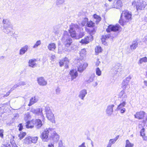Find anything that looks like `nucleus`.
Returning <instances> with one entry per match:
<instances>
[{
	"mask_svg": "<svg viewBox=\"0 0 147 147\" xmlns=\"http://www.w3.org/2000/svg\"><path fill=\"white\" fill-rule=\"evenodd\" d=\"M42 138H59V135L53 128H49L45 129L41 134Z\"/></svg>",
	"mask_w": 147,
	"mask_h": 147,
	"instance_id": "nucleus-1",
	"label": "nucleus"
},
{
	"mask_svg": "<svg viewBox=\"0 0 147 147\" xmlns=\"http://www.w3.org/2000/svg\"><path fill=\"white\" fill-rule=\"evenodd\" d=\"M62 40L65 47H67L70 46L72 42L71 38L69 36L68 32L66 31L64 32Z\"/></svg>",
	"mask_w": 147,
	"mask_h": 147,
	"instance_id": "nucleus-2",
	"label": "nucleus"
},
{
	"mask_svg": "<svg viewBox=\"0 0 147 147\" xmlns=\"http://www.w3.org/2000/svg\"><path fill=\"white\" fill-rule=\"evenodd\" d=\"M131 13L129 11L127 10L123 11L121 15L119 21V23L121 25L123 26L124 21V20L123 19V17H124L125 19L131 20Z\"/></svg>",
	"mask_w": 147,
	"mask_h": 147,
	"instance_id": "nucleus-3",
	"label": "nucleus"
},
{
	"mask_svg": "<svg viewBox=\"0 0 147 147\" xmlns=\"http://www.w3.org/2000/svg\"><path fill=\"white\" fill-rule=\"evenodd\" d=\"M132 5L136 6L137 10H142L146 5V3L143 0H134L132 3Z\"/></svg>",
	"mask_w": 147,
	"mask_h": 147,
	"instance_id": "nucleus-4",
	"label": "nucleus"
},
{
	"mask_svg": "<svg viewBox=\"0 0 147 147\" xmlns=\"http://www.w3.org/2000/svg\"><path fill=\"white\" fill-rule=\"evenodd\" d=\"M76 61V67L78 70L80 72H83L88 66V64L84 62L83 60L79 59H78Z\"/></svg>",
	"mask_w": 147,
	"mask_h": 147,
	"instance_id": "nucleus-5",
	"label": "nucleus"
},
{
	"mask_svg": "<svg viewBox=\"0 0 147 147\" xmlns=\"http://www.w3.org/2000/svg\"><path fill=\"white\" fill-rule=\"evenodd\" d=\"M43 109L42 108H39L36 109L31 108L30 111L36 115L39 116L42 120L45 119V117L42 113Z\"/></svg>",
	"mask_w": 147,
	"mask_h": 147,
	"instance_id": "nucleus-6",
	"label": "nucleus"
},
{
	"mask_svg": "<svg viewBox=\"0 0 147 147\" xmlns=\"http://www.w3.org/2000/svg\"><path fill=\"white\" fill-rule=\"evenodd\" d=\"M79 26L77 24H73L70 26L69 32L72 37H76V30L77 29H79Z\"/></svg>",
	"mask_w": 147,
	"mask_h": 147,
	"instance_id": "nucleus-7",
	"label": "nucleus"
},
{
	"mask_svg": "<svg viewBox=\"0 0 147 147\" xmlns=\"http://www.w3.org/2000/svg\"><path fill=\"white\" fill-rule=\"evenodd\" d=\"M131 78L130 76H129L125 79L122 82L121 87L123 90H128L130 88L129 84V82Z\"/></svg>",
	"mask_w": 147,
	"mask_h": 147,
	"instance_id": "nucleus-8",
	"label": "nucleus"
},
{
	"mask_svg": "<svg viewBox=\"0 0 147 147\" xmlns=\"http://www.w3.org/2000/svg\"><path fill=\"white\" fill-rule=\"evenodd\" d=\"M120 28V26L119 24H116L115 26L110 25L108 26L106 30L108 32H110L111 31L116 32L118 31Z\"/></svg>",
	"mask_w": 147,
	"mask_h": 147,
	"instance_id": "nucleus-9",
	"label": "nucleus"
},
{
	"mask_svg": "<svg viewBox=\"0 0 147 147\" xmlns=\"http://www.w3.org/2000/svg\"><path fill=\"white\" fill-rule=\"evenodd\" d=\"M69 63V61L67 57H65L60 60L59 62V64L61 67L65 65V68H68Z\"/></svg>",
	"mask_w": 147,
	"mask_h": 147,
	"instance_id": "nucleus-10",
	"label": "nucleus"
},
{
	"mask_svg": "<svg viewBox=\"0 0 147 147\" xmlns=\"http://www.w3.org/2000/svg\"><path fill=\"white\" fill-rule=\"evenodd\" d=\"M3 27L5 29L8 28L11 29L13 28L12 24L10 21L8 19H3Z\"/></svg>",
	"mask_w": 147,
	"mask_h": 147,
	"instance_id": "nucleus-11",
	"label": "nucleus"
},
{
	"mask_svg": "<svg viewBox=\"0 0 147 147\" xmlns=\"http://www.w3.org/2000/svg\"><path fill=\"white\" fill-rule=\"evenodd\" d=\"M114 106L115 105L113 104H111L107 106L106 112L108 116H110L112 114L113 112V108Z\"/></svg>",
	"mask_w": 147,
	"mask_h": 147,
	"instance_id": "nucleus-12",
	"label": "nucleus"
},
{
	"mask_svg": "<svg viewBox=\"0 0 147 147\" xmlns=\"http://www.w3.org/2000/svg\"><path fill=\"white\" fill-rule=\"evenodd\" d=\"M145 114V113L144 111H140L136 113V114L134 115L135 118L138 119H142Z\"/></svg>",
	"mask_w": 147,
	"mask_h": 147,
	"instance_id": "nucleus-13",
	"label": "nucleus"
},
{
	"mask_svg": "<svg viewBox=\"0 0 147 147\" xmlns=\"http://www.w3.org/2000/svg\"><path fill=\"white\" fill-rule=\"evenodd\" d=\"M30 117V115L29 113H26L24 116V119L25 120L27 121L26 124V127L28 128H32L34 127L33 125H30V122L28 121Z\"/></svg>",
	"mask_w": 147,
	"mask_h": 147,
	"instance_id": "nucleus-14",
	"label": "nucleus"
},
{
	"mask_svg": "<svg viewBox=\"0 0 147 147\" xmlns=\"http://www.w3.org/2000/svg\"><path fill=\"white\" fill-rule=\"evenodd\" d=\"M38 84L41 86H45L47 85V82L43 77H40L37 78Z\"/></svg>",
	"mask_w": 147,
	"mask_h": 147,
	"instance_id": "nucleus-15",
	"label": "nucleus"
},
{
	"mask_svg": "<svg viewBox=\"0 0 147 147\" xmlns=\"http://www.w3.org/2000/svg\"><path fill=\"white\" fill-rule=\"evenodd\" d=\"M87 92L86 90L84 89L80 90L79 93L78 97L82 100H84Z\"/></svg>",
	"mask_w": 147,
	"mask_h": 147,
	"instance_id": "nucleus-16",
	"label": "nucleus"
},
{
	"mask_svg": "<svg viewBox=\"0 0 147 147\" xmlns=\"http://www.w3.org/2000/svg\"><path fill=\"white\" fill-rule=\"evenodd\" d=\"M69 74L71 77L72 80L75 79L78 76L77 71L75 69H72L70 70Z\"/></svg>",
	"mask_w": 147,
	"mask_h": 147,
	"instance_id": "nucleus-17",
	"label": "nucleus"
},
{
	"mask_svg": "<svg viewBox=\"0 0 147 147\" xmlns=\"http://www.w3.org/2000/svg\"><path fill=\"white\" fill-rule=\"evenodd\" d=\"M119 98H121L122 101H125L127 98V95L123 90L119 93Z\"/></svg>",
	"mask_w": 147,
	"mask_h": 147,
	"instance_id": "nucleus-18",
	"label": "nucleus"
},
{
	"mask_svg": "<svg viewBox=\"0 0 147 147\" xmlns=\"http://www.w3.org/2000/svg\"><path fill=\"white\" fill-rule=\"evenodd\" d=\"M46 117L48 119L50 120L53 123L55 122V117L52 111L46 114Z\"/></svg>",
	"mask_w": 147,
	"mask_h": 147,
	"instance_id": "nucleus-19",
	"label": "nucleus"
},
{
	"mask_svg": "<svg viewBox=\"0 0 147 147\" xmlns=\"http://www.w3.org/2000/svg\"><path fill=\"white\" fill-rule=\"evenodd\" d=\"M28 46L27 45H25L21 48L19 51V54L20 55L24 54L27 51L28 49Z\"/></svg>",
	"mask_w": 147,
	"mask_h": 147,
	"instance_id": "nucleus-20",
	"label": "nucleus"
},
{
	"mask_svg": "<svg viewBox=\"0 0 147 147\" xmlns=\"http://www.w3.org/2000/svg\"><path fill=\"white\" fill-rule=\"evenodd\" d=\"M36 61V59H33L29 60L28 62L29 66L32 68L34 67L36 65V64L35 63Z\"/></svg>",
	"mask_w": 147,
	"mask_h": 147,
	"instance_id": "nucleus-21",
	"label": "nucleus"
},
{
	"mask_svg": "<svg viewBox=\"0 0 147 147\" xmlns=\"http://www.w3.org/2000/svg\"><path fill=\"white\" fill-rule=\"evenodd\" d=\"M35 124L36 128H40L42 125V123L41 120L40 119H37L35 120Z\"/></svg>",
	"mask_w": 147,
	"mask_h": 147,
	"instance_id": "nucleus-22",
	"label": "nucleus"
},
{
	"mask_svg": "<svg viewBox=\"0 0 147 147\" xmlns=\"http://www.w3.org/2000/svg\"><path fill=\"white\" fill-rule=\"evenodd\" d=\"M47 47L49 50L53 51L56 48V44L54 43H50Z\"/></svg>",
	"mask_w": 147,
	"mask_h": 147,
	"instance_id": "nucleus-23",
	"label": "nucleus"
},
{
	"mask_svg": "<svg viewBox=\"0 0 147 147\" xmlns=\"http://www.w3.org/2000/svg\"><path fill=\"white\" fill-rule=\"evenodd\" d=\"M122 2L120 0H118L116 3L114 5V7L117 9H120L122 6Z\"/></svg>",
	"mask_w": 147,
	"mask_h": 147,
	"instance_id": "nucleus-24",
	"label": "nucleus"
},
{
	"mask_svg": "<svg viewBox=\"0 0 147 147\" xmlns=\"http://www.w3.org/2000/svg\"><path fill=\"white\" fill-rule=\"evenodd\" d=\"M94 21H95L97 24L101 20V18L95 14L93 15Z\"/></svg>",
	"mask_w": 147,
	"mask_h": 147,
	"instance_id": "nucleus-25",
	"label": "nucleus"
},
{
	"mask_svg": "<svg viewBox=\"0 0 147 147\" xmlns=\"http://www.w3.org/2000/svg\"><path fill=\"white\" fill-rule=\"evenodd\" d=\"M37 101V100L36 98L35 97H32L30 99V102L28 105V106H30Z\"/></svg>",
	"mask_w": 147,
	"mask_h": 147,
	"instance_id": "nucleus-26",
	"label": "nucleus"
},
{
	"mask_svg": "<svg viewBox=\"0 0 147 147\" xmlns=\"http://www.w3.org/2000/svg\"><path fill=\"white\" fill-rule=\"evenodd\" d=\"M80 42L82 44H87L89 42V37L88 36L85 37L84 39H82Z\"/></svg>",
	"mask_w": 147,
	"mask_h": 147,
	"instance_id": "nucleus-27",
	"label": "nucleus"
},
{
	"mask_svg": "<svg viewBox=\"0 0 147 147\" xmlns=\"http://www.w3.org/2000/svg\"><path fill=\"white\" fill-rule=\"evenodd\" d=\"M138 42L136 41H134L132 44L130 45L131 50H134L138 47Z\"/></svg>",
	"mask_w": 147,
	"mask_h": 147,
	"instance_id": "nucleus-28",
	"label": "nucleus"
},
{
	"mask_svg": "<svg viewBox=\"0 0 147 147\" xmlns=\"http://www.w3.org/2000/svg\"><path fill=\"white\" fill-rule=\"evenodd\" d=\"M126 104V103L125 101H122V102H121V103L118 106L116 109L123 108V107H125Z\"/></svg>",
	"mask_w": 147,
	"mask_h": 147,
	"instance_id": "nucleus-29",
	"label": "nucleus"
},
{
	"mask_svg": "<svg viewBox=\"0 0 147 147\" xmlns=\"http://www.w3.org/2000/svg\"><path fill=\"white\" fill-rule=\"evenodd\" d=\"M94 75H91L88 79L86 80H85V82L87 83H90L93 82L94 80Z\"/></svg>",
	"mask_w": 147,
	"mask_h": 147,
	"instance_id": "nucleus-30",
	"label": "nucleus"
},
{
	"mask_svg": "<svg viewBox=\"0 0 147 147\" xmlns=\"http://www.w3.org/2000/svg\"><path fill=\"white\" fill-rule=\"evenodd\" d=\"M95 23L93 22L92 21H88L87 23L86 26L89 27H92L94 26Z\"/></svg>",
	"mask_w": 147,
	"mask_h": 147,
	"instance_id": "nucleus-31",
	"label": "nucleus"
},
{
	"mask_svg": "<svg viewBox=\"0 0 147 147\" xmlns=\"http://www.w3.org/2000/svg\"><path fill=\"white\" fill-rule=\"evenodd\" d=\"M134 146V144L130 142L128 140L126 141L125 147H132Z\"/></svg>",
	"mask_w": 147,
	"mask_h": 147,
	"instance_id": "nucleus-32",
	"label": "nucleus"
},
{
	"mask_svg": "<svg viewBox=\"0 0 147 147\" xmlns=\"http://www.w3.org/2000/svg\"><path fill=\"white\" fill-rule=\"evenodd\" d=\"M88 21V19L87 18H85L82 22L81 24L82 26H84L86 25H87V22Z\"/></svg>",
	"mask_w": 147,
	"mask_h": 147,
	"instance_id": "nucleus-33",
	"label": "nucleus"
},
{
	"mask_svg": "<svg viewBox=\"0 0 147 147\" xmlns=\"http://www.w3.org/2000/svg\"><path fill=\"white\" fill-rule=\"evenodd\" d=\"M45 111L46 114L52 111L50 107L48 106L45 107Z\"/></svg>",
	"mask_w": 147,
	"mask_h": 147,
	"instance_id": "nucleus-34",
	"label": "nucleus"
},
{
	"mask_svg": "<svg viewBox=\"0 0 147 147\" xmlns=\"http://www.w3.org/2000/svg\"><path fill=\"white\" fill-rule=\"evenodd\" d=\"M147 62V57H144L141 58L139 61V63L141 64L143 62Z\"/></svg>",
	"mask_w": 147,
	"mask_h": 147,
	"instance_id": "nucleus-35",
	"label": "nucleus"
},
{
	"mask_svg": "<svg viewBox=\"0 0 147 147\" xmlns=\"http://www.w3.org/2000/svg\"><path fill=\"white\" fill-rule=\"evenodd\" d=\"M102 48L101 47L99 46L97 47L95 49V51L96 53H98L102 51Z\"/></svg>",
	"mask_w": 147,
	"mask_h": 147,
	"instance_id": "nucleus-36",
	"label": "nucleus"
},
{
	"mask_svg": "<svg viewBox=\"0 0 147 147\" xmlns=\"http://www.w3.org/2000/svg\"><path fill=\"white\" fill-rule=\"evenodd\" d=\"M65 2V0H57L56 4L57 5H62Z\"/></svg>",
	"mask_w": 147,
	"mask_h": 147,
	"instance_id": "nucleus-37",
	"label": "nucleus"
},
{
	"mask_svg": "<svg viewBox=\"0 0 147 147\" xmlns=\"http://www.w3.org/2000/svg\"><path fill=\"white\" fill-rule=\"evenodd\" d=\"M41 44V41L40 40L37 41L36 43L33 46V47L34 48H37L38 46L40 45Z\"/></svg>",
	"mask_w": 147,
	"mask_h": 147,
	"instance_id": "nucleus-38",
	"label": "nucleus"
},
{
	"mask_svg": "<svg viewBox=\"0 0 147 147\" xmlns=\"http://www.w3.org/2000/svg\"><path fill=\"white\" fill-rule=\"evenodd\" d=\"M86 49H84L81 50L80 51V55L81 56L83 57L84 55H85L86 54Z\"/></svg>",
	"mask_w": 147,
	"mask_h": 147,
	"instance_id": "nucleus-39",
	"label": "nucleus"
},
{
	"mask_svg": "<svg viewBox=\"0 0 147 147\" xmlns=\"http://www.w3.org/2000/svg\"><path fill=\"white\" fill-rule=\"evenodd\" d=\"M96 74L98 76H100L101 74V71L98 67H97L96 70Z\"/></svg>",
	"mask_w": 147,
	"mask_h": 147,
	"instance_id": "nucleus-40",
	"label": "nucleus"
},
{
	"mask_svg": "<svg viewBox=\"0 0 147 147\" xmlns=\"http://www.w3.org/2000/svg\"><path fill=\"white\" fill-rule=\"evenodd\" d=\"M140 134L141 136L143 137V138H144V136L145 135L144 128H143L142 129H141L140 131Z\"/></svg>",
	"mask_w": 147,
	"mask_h": 147,
	"instance_id": "nucleus-41",
	"label": "nucleus"
},
{
	"mask_svg": "<svg viewBox=\"0 0 147 147\" xmlns=\"http://www.w3.org/2000/svg\"><path fill=\"white\" fill-rule=\"evenodd\" d=\"M32 138H25L24 140V142L26 144H29L30 143V139Z\"/></svg>",
	"mask_w": 147,
	"mask_h": 147,
	"instance_id": "nucleus-42",
	"label": "nucleus"
},
{
	"mask_svg": "<svg viewBox=\"0 0 147 147\" xmlns=\"http://www.w3.org/2000/svg\"><path fill=\"white\" fill-rule=\"evenodd\" d=\"M117 138H113L110 140L109 143L112 145L114 144L117 141Z\"/></svg>",
	"mask_w": 147,
	"mask_h": 147,
	"instance_id": "nucleus-43",
	"label": "nucleus"
},
{
	"mask_svg": "<svg viewBox=\"0 0 147 147\" xmlns=\"http://www.w3.org/2000/svg\"><path fill=\"white\" fill-rule=\"evenodd\" d=\"M10 142L12 145V147H18L16 144L15 143L14 141L12 140V138L10 140Z\"/></svg>",
	"mask_w": 147,
	"mask_h": 147,
	"instance_id": "nucleus-44",
	"label": "nucleus"
},
{
	"mask_svg": "<svg viewBox=\"0 0 147 147\" xmlns=\"http://www.w3.org/2000/svg\"><path fill=\"white\" fill-rule=\"evenodd\" d=\"M58 147H66L64 146L63 145L62 141L61 140H59L58 143Z\"/></svg>",
	"mask_w": 147,
	"mask_h": 147,
	"instance_id": "nucleus-45",
	"label": "nucleus"
},
{
	"mask_svg": "<svg viewBox=\"0 0 147 147\" xmlns=\"http://www.w3.org/2000/svg\"><path fill=\"white\" fill-rule=\"evenodd\" d=\"M120 64L119 63H117L116 64L115 66L114 67L113 69L116 71L115 69H117L119 68V67L120 66Z\"/></svg>",
	"mask_w": 147,
	"mask_h": 147,
	"instance_id": "nucleus-46",
	"label": "nucleus"
},
{
	"mask_svg": "<svg viewBox=\"0 0 147 147\" xmlns=\"http://www.w3.org/2000/svg\"><path fill=\"white\" fill-rule=\"evenodd\" d=\"M18 85H19V87L21 86H24L25 85H26V83L25 82L21 81L19 82L18 83Z\"/></svg>",
	"mask_w": 147,
	"mask_h": 147,
	"instance_id": "nucleus-47",
	"label": "nucleus"
},
{
	"mask_svg": "<svg viewBox=\"0 0 147 147\" xmlns=\"http://www.w3.org/2000/svg\"><path fill=\"white\" fill-rule=\"evenodd\" d=\"M26 135V133L25 132L20 133L19 135L20 138H23Z\"/></svg>",
	"mask_w": 147,
	"mask_h": 147,
	"instance_id": "nucleus-48",
	"label": "nucleus"
},
{
	"mask_svg": "<svg viewBox=\"0 0 147 147\" xmlns=\"http://www.w3.org/2000/svg\"><path fill=\"white\" fill-rule=\"evenodd\" d=\"M106 39H105V38H103V37H102L101 38V40L103 44H104L105 45H107V43L106 42Z\"/></svg>",
	"mask_w": 147,
	"mask_h": 147,
	"instance_id": "nucleus-49",
	"label": "nucleus"
},
{
	"mask_svg": "<svg viewBox=\"0 0 147 147\" xmlns=\"http://www.w3.org/2000/svg\"><path fill=\"white\" fill-rule=\"evenodd\" d=\"M116 110H120L121 113L122 114L124 113L126 111V109L125 108H122L120 109H116Z\"/></svg>",
	"mask_w": 147,
	"mask_h": 147,
	"instance_id": "nucleus-50",
	"label": "nucleus"
},
{
	"mask_svg": "<svg viewBox=\"0 0 147 147\" xmlns=\"http://www.w3.org/2000/svg\"><path fill=\"white\" fill-rule=\"evenodd\" d=\"M38 138H32V139H30V143H35L36 142Z\"/></svg>",
	"mask_w": 147,
	"mask_h": 147,
	"instance_id": "nucleus-51",
	"label": "nucleus"
},
{
	"mask_svg": "<svg viewBox=\"0 0 147 147\" xmlns=\"http://www.w3.org/2000/svg\"><path fill=\"white\" fill-rule=\"evenodd\" d=\"M110 36V35L109 34H108L105 35H103L102 36V37L105 38L106 39H108Z\"/></svg>",
	"mask_w": 147,
	"mask_h": 147,
	"instance_id": "nucleus-52",
	"label": "nucleus"
},
{
	"mask_svg": "<svg viewBox=\"0 0 147 147\" xmlns=\"http://www.w3.org/2000/svg\"><path fill=\"white\" fill-rule=\"evenodd\" d=\"M18 87H19V85H18V84L17 83L15 85H14L13 86V87L12 88H11V89H12V91L13 90H14V89L15 88H17Z\"/></svg>",
	"mask_w": 147,
	"mask_h": 147,
	"instance_id": "nucleus-53",
	"label": "nucleus"
},
{
	"mask_svg": "<svg viewBox=\"0 0 147 147\" xmlns=\"http://www.w3.org/2000/svg\"><path fill=\"white\" fill-rule=\"evenodd\" d=\"M18 87H19V85H18V84L17 83L15 85H14L13 86V87L12 88H11V89H12V91L13 90H14V89L15 88H17Z\"/></svg>",
	"mask_w": 147,
	"mask_h": 147,
	"instance_id": "nucleus-54",
	"label": "nucleus"
},
{
	"mask_svg": "<svg viewBox=\"0 0 147 147\" xmlns=\"http://www.w3.org/2000/svg\"><path fill=\"white\" fill-rule=\"evenodd\" d=\"M18 126L19 127V130L20 131H21L23 129V126L22 123L19 124Z\"/></svg>",
	"mask_w": 147,
	"mask_h": 147,
	"instance_id": "nucleus-55",
	"label": "nucleus"
},
{
	"mask_svg": "<svg viewBox=\"0 0 147 147\" xmlns=\"http://www.w3.org/2000/svg\"><path fill=\"white\" fill-rule=\"evenodd\" d=\"M3 130L0 129V136L1 137H3Z\"/></svg>",
	"mask_w": 147,
	"mask_h": 147,
	"instance_id": "nucleus-56",
	"label": "nucleus"
},
{
	"mask_svg": "<svg viewBox=\"0 0 147 147\" xmlns=\"http://www.w3.org/2000/svg\"><path fill=\"white\" fill-rule=\"evenodd\" d=\"M61 91V90L59 88H57L56 90V93L57 94H59Z\"/></svg>",
	"mask_w": 147,
	"mask_h": 147,
	"instance_id": "nucleus-57",
	"label": "nucleus"
},
{
	"mask_svg": "<svg viewBox=\"0 0 147 147\" xmlns=\"http://www.w3.org/2000/svg\"><path fill=\"white\" fill-rule=\"evenodd\" d=\"M55 58V55H52L51 57V59L52 61H54Z\"/></svg>",
	"mask_w": 147,
	"mask_h": 147,
	"instance_id": "nucleus-58",
	"label": "nucleus"
},
{
	"mask_svg": "<svg viewBox=\"0 0 147 147\" xmlns=\"http://www.w3.org/2000/svg\"><path fill=\"white\" fill-rule=\"evenodd\" d=\"M84 34L83 32H80L79 34V37L80 38H81L84 36Z\"/></svg>",
	"mask_w": 147,
	"mask_h": 147,
	"instance_id": "nucleus-59",
	"label": "nucleus"
},
{
	"mask_svg": "<svg viewBox=\"0 0 147 147\" xmlns=\"http://www.w3.org/2000/svg\"><path fill=\"white\" fill-rule=\"evenodd\" d=\"M78 147H86L85 146V143L83 142L81 145L79 146Z\"/></svg>",
	"mask_w": 147,
	"mask_h": 147,
	"instance_id": "nucleus-60",
	"label": "nucleus"
},
{
	"mask_svg": "<svg viewBox=\"0 0 147 147\" xmlns=\"http://www.w3.org/2000/svg\"><path fill=\"white\" fill-rule=\"evenodd\" d=\"M12 89H10L6 93V94L7 95V96H8L9 94L12 91Z\"/></svg>",
	"mask_w": 147,
	"mask_h": 147,
	"instance_id": "nucleus-61",
	"label": "nucleus"
},
{
	"mask_svg": "<svg viewBox=\"0 0 147 147\" xmlns=\"http://www.w3.org/2000/svg\"><path fill=\"white\" fill-rule=\"evenodd\" d=\"M3 146L4 147H11L10 144L9 143L6 144H4Z\"/></svg>",
	"mask_w": 147,
	"mask_h": 147,
	"instance_id": "nucleus-62",
	"label": "nucleus"
},
{
	"mask_svg": "<svg viewBox=\"0 0 147 147\" xmlns=\"http://www.w3.org/2000/svg\"><path fill=\"white\" fill-rule=\"evenodd\" d=\"M54 32L55 34H57L59 33V31L58 30H56L54 28V31H53Z\"/></svg>",
	"mask_w": 147,
	"mask_h": 147,
	"instance_id": "nucleus-63",
	"label": "nucleus"
},
{
	"mask_svg": "<svg viewBox=\"0 0 147 147\" xmlns=\"http://www.w3.org/2000/svg\"><path fill=\"white\" fill-rule=\"evenodd\" d=\"M144 41L145 43L147 45V36L145 37Z\"/></svg>",
	"mask_w": 147,
	"mask_h": 147,
	"instance_id": "nucleus-64",
	"label": "nucleus"
}]
</instances>
